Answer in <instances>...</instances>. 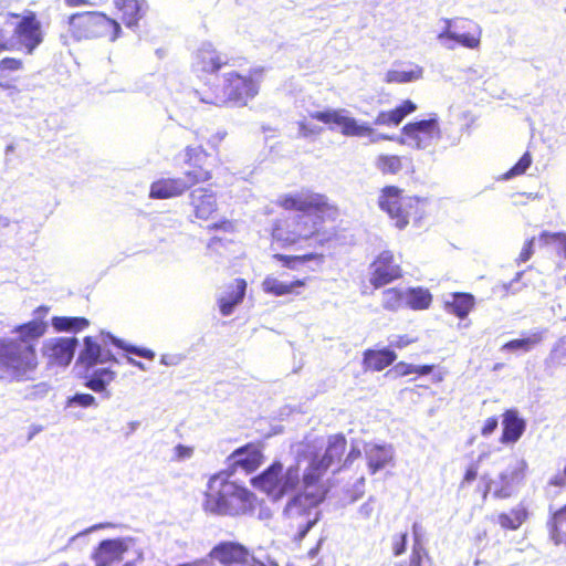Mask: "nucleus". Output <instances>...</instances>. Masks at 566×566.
Segmentation results:
<instances>
[{"instance_id": "obj_1", "label": "nucleus", "mask_w": 566, "mask_h": 566, "mask_svg": "<svg viewBox=\"0 0 566 566\" xmlns=\"http://www.w3.org/2000/svg\"><path fill=\"white\" fill-rule=\"evenodd\" d=\"M275 203L285 211L300 212L294 217L274 221L271 235L281 247H291L315 238L325 241L337 231L340 211L323 193L310 190L284 193L277 197Z\"/></svg>"}, {"instance_id": "obj_2", "label": "nucleus", "mask_w": 566, "mask_h": 566, "mask_svg": "<svg viewBox=\"0 0 566 566\" xmlns=\"http://www.w3.org/2000/svg\"><path fill=\"white\" fill-rule=\"evenodd\" d=\"M18 337H0V380L29 381L39 367L36 340L46 332V323L32 319L17 325Z\"/></svg>"}, {"instance_id": "obj_3", "label": "nucleus", "mask_w": 566, "mask_h": 566, "mask_svg": "<svg viewBox=\"0 0 566 566\" xmlns=\"http://www.w3.org/2000/svg\"><path fill=\"white\" fill-rule=\"evenodd\" d=\"M256 502L258 497L251 490L220 470L209 476L201 506L207 514L237 517L252 514Z\"/></svg>"}, {"instance_id": "obj_4", "label": "nucleus", "mask_w": 566, "mask_h": 566, "mask_svg": "<svg viewBox=\"0 0 566 566\" xmlns=\"http://www.w3.org/2000/svg\"><path fill=\"white\" fill-rule=\"evenodd\" d=\"M223 88L220 93L202 95L198 91H193L192 94L198 97L200 102L210 105L222 106L227 102H234L243 106L259 92V85L250 74L227 72L223 74Z\"/></svg>"}, {"instance_id": "obj_5", "label": "nucleus", "mask_w": 566, "mask_h": 566, "mask_svg": "<svg viewBox=\"0 0 566 566\" xmlns=\"http://www.w3.org/2000/svg\"><path fill=\"white\" fill-rule=\"evenodd\" d=\"M379 206L400 230L405 229L410 220L417 222L424 216V200L418 197H403L401 190L394 186L384 188Z\"/></svg>"}, {"instance_id": "obj_6", "label": "nucleus", "mask_w": 566, "mask_h": 566, "mask_svg": "<svg viewBox=\"0 0 566 566\" xmlns=\"http://www.w3.org/2000/svg\"><path fill=\"white\" fill-rule=\"evenodd\" d=\"M253 488L274 500H280L295 490L298 484V471L289 468L285 472L280 461H273L265 470L251 479Z\"/></svg>"}, {"instance_id": "obj_7", "label": "nucleus", "mask_w": 566, "mask_h": 566, "mask_svg": "<svg viewBox=\"0 0 566 566\" xmlns=\"http://www.w3.org/2000/svg\"><path fill=\"white\" fill-rule=\"evenodd\" d=\"M70 31L77 40L109 36L118 38L120 25L102 12L88 11L72 14L69 19Z\"/></svg>"}, {"instance_id": "obj_8", "label": "nucleus", "mask_w": 566, "mask_h": 566, "mask_svg": "<svg viewBox=\"0 0 566 566\" xmlns=\"http://www.w3.org/2000/svg\"><path fill=\"white\" fill-rule=\"evenodd\" d=\"M318 505H312L302 497L293 496L284 509L286 527L297 544L306 536L308 531L321 520Z\"/></svg>"}, {"instance_id": "obj_9", "label": "nucleus", "mask_w": 566, "mask_h": 566, "mask_svg": "<svg viewBox=\"0 0 566 566\" xmlns=\"http://www.w3.org/2000/svg\"><path fill=\"white\" fill-rule=\"evenodd\" d=\"M482 29L465 19H446L444 28L437 35L439 43L447 50H454L457 44L467 49H478L481 43Z\"/></svg>"}, {"instance_id": "obj_10", "label": "nucleus", "mask_w": 566, "mask_h": 566, "mask_svg": "<svg viewBox=\"0 0 566 566\" xmlns=\"http://www.w3.org/2000/svg\"><path fill=\"white\" fill-rule=\"evenodd\" d=\"M527 468L526 461L518 460L513 465L507 467L497 480H488L485 475L481 476V481L484 482L483 497L485 499L490 492L496 499L511 497L516 488L523 483Z\"/></svg>"}, {"instance_id": "obj_11", "label": "nucleus", "mask_w": 566, "mask_h": 566, "mask_svg": "<svg viewBox=\"0 0 566 566\" xmlns=\"http://www.w3.org/2000/svg\"><path fill=\"white\" fill-rule=\"evenodd\" d=\"M264 446L261 441L248 442L234 449L226 459L227 467L223 469L227 473L234 475L238 472L251 474L255 472L264 462Z\"/></svg>"}, {"instance_id": "obj_12", "label": "nucleus", "mask_w": 566, "mask_h": 566, "mask_svg": "<svg viewBox=\"0 0 566 566\" xmlns=\"http://www.w3.org/2000/svg\"><path fill=\"white\" fill-rule=\"evenodd\" d=\"M402 277L403 270L392 251H381L370 263L369 283L376 290Z\"/></svg>"}, {"instance_id": "obj_13", "label": "nucleus", "mask_w": 566, "mask_h": 566, "mask_svg": "<svg viewBox=\"0 0 566 566\" xmlns=\"http://www.w3.org/2000/svg\"><path fill=\"white\" fill-rule=\"evenodd\" d=\"M403 143L418 149L432 147L440 138V128L437 115L428 119L408 123L403 126Z\"/></svg>"}, {"instance_id": "obj_14", "label": "nucleus", "mask_w": 566, "mask_h": 566, "mask_svg": "<svg viewBox=\"0 0 566 566\" xmlns=\"http://www.w3.org/2000/svg\"><path fill=\"white\" fill-rule=\"evenodd\" d=\"M209 557L222 566H265L244 545L232 541L218 543L210 551Z\"/></svg>"}, {"instance_id": "obj_15", "label": "nucleus", "mask_w": 566, "mask_h": 566, "mask_svg": "<svg viewBox=\"0 0 566 566\" xmlns=\"http://www.w3.org/2000/svg\"><path fill=\"white\" fill-rule=\"evenodd\" d=\"M325 474L326 472L311 462L303 475L302 490L295 496L308 501L312 505H319L328 492L323 480Z\"/></svg>"}, {"instance_id": "obj_16", "label": "nucleus", "mask_w": 566, "mask_h": 566, "mask_svg": "<svg viewBox=\"0 0 566 566\" xmlns=\"http://www.w3.org/2000/svg\"><path fill=\"white\" fill-rule=\"evenodd\" d=\"M77 339L74 337L51 338L43 344L42 353L50 366H67L75 352Z\"/></svg>"}, {"instance_id": "obj_17", "label": "nucleus", "mask_w": 566, "mask_h": 566, "mask_svg": "<svg viewBox=\"0 0 566 566\" xmlns=\"http://www.w3.org/2000/svg\"><path fill=\"white\" fill-rule=\"evenodd\" d=\"M312 117L325 124H336L347 136H369L374 129L366 124H358L355 118L344 116L339 111L315 112Z\"/></svg>"}, {"instance_id": "obj_18", "label": "nucleus", "mask_w": 566, "mask_h": 566, "mask_svg": "<svg viewBox=\"0 0 566 566\" xmlns=\"http://www.w3.org/2000/svg\"><path fill=\"white\" fill-rule=\"evenodd\" d=\"M228 64V57L218 52L211 43H203L196 52L192 66L196 72L214 73Z\"/></svg>"}, {"instance_id": "obj_19", "label": "nucleus", "mask_w": 566, "mask_h": 566, "mask_svg": "<svg viewBox=\"0 0 566 566\" xmlns=\"http://www.w3.org/2000/svg\"><path fill=\"white\" fill-rule=\"evenodd\" d=\"M526 429V421L520 416L518 410L506 409L502 415V434L500 442L502 444L516 443Z\"/></svg>"}, {"instance_id": "obj_20", "label": "nucleus", "mask_w": 566, "mask_h": 566, "mask_svg": "<svg viewBox=\"0 0 566 566\" xmlns=\"http://www.w3.org/2000/svg\"><path fill=\"white\" fill-rule=\"evenodd\" d=\"M347 449V440L343 434H336L329 438L324 454L319 459L312 461L317 468L327 472V470L342 461Z\"/></svg>"}, {"instance_id": "obj_21", "label": "nucleus", "mask_w": 566, "mask_h": 566, "mask_svg": "<svg viewBox=\"0 0 566 566\" xmlns=\"http://www.w3.org/2000/svg\"><path fill=\"white\" fill-rule=\"evenodd\" d=\"M17 33L20 42L28 50V53H32L42 41L40 22L34 14L22 18L17 27Z\"/></svg>"}, {"instance_id": "obj_22", "label": "nucleus", "mask_w": 566, "mask_h": 566, "mask_svg": "<svg viewBox=\"0 0 566 566\" xmlns=\"http://www.w3.org/2000/svg\"><path fill=\"white\" fill-rule=\"evenodd\" d=\"M247 286L244 279H235L228 285L224 294L218 300L219 310L223 316L230 315L234 307L243 302Z\"/></svg>"}, {"instance_id": "obj_23", "label": "nucleus", "mask_w": 566, "mask_h": 566, "mask_svg": "<svg viewBox=\"0 0 566 566\" xmlns=\"http://www.w3.org/2000/svg\"><path fill=\"white\" fill-rule=\"evenodd\" d=\"M397 359L396 353L388 348L365 349L363 353V367L369 371H381L392 365Z\"/></svg>"}, {"instance_id": "obj_24", "label": "nucleus", "mask_w": 566, "mask_h": 566, "mask_svg": "<svg viewBox=\"0 0 566 566\" xmlns=\"http://www.w3.org/2000/svg\"><path fill=\"white\" fill-rule=\"evenodd\" d=\"M397 566H434L432 557L426 548L419 526L412 525V547L408 560Z\"/></svg>"}, {"instance_id": "obj_25", "label": "nucleus", "mask_w": 566, "mask_h": 566, "mask_svg": "<svg viewBox=\"0 0 566 566\" xmlns=\"http://www.w3.org/2000/svg\"><path fill=\"white\" fill-rule=\"evenodd\" d=\"M190 185L181 179H157L150 186L149 196L156 199H168L182 195Z\"/></svg>"}, {"instance_id": "obj_26", "label": "nucleus", "mask_w": 566, "mask_h": 566, "mask_svg": "<svg viewBox=\"0 0 566 566\" xmlns=\"http://www.w3.org/2000/svg\"><path fill=\"white\" fill-rule=\"evenodd\" d=\"M530 517V512L524 503H518L509 512H502L496 516V523L504 531L518 530Z\"/></svg>"}, {"instance_id": "obj_27", "label": "nucleus", "mask_w": 566, "mask_h": 566, "mask_svg": "<svg viewBox=\"0 0 566 566\" xmlns=\"http://www.w3.org/2000/svg\"><path fill=\"white\" fill-rule=\"evenodd\" d=\"M475 306V298L471 293L455 292L444 302V310L460 319H464Z\"/></svg>"}, {"instance_id": "obj_28", "label": "nucleus", "mask_w": 566, "mask_h": 566, "mask_svg": "<svg viewBox=\"0 0 566 566\" xmlns=\"http://www.w3.org/2000/svg\"><path fill=\"white\" fill-rule=\"evenodd\" d=\"M307 283V279H296L292 282L285 283L272 275H268L262 281V290L264 293L273 295V296H284L287 294H297L295 292L296 287H303Z\"/></svg>"}, {"instance_id": "obj_29", "label": "nucleus", "mask_w": 566, "mask_h": 566, "mask_svg": "<svg viewBox=\"0 0 566 566\" xmlns=\"http://www.w3.org/2000/svg\"><path fill=\"white\" fill-rule=\"evenodd\" d=\"M207 158L208 156L201 146L187 147L185 154V163L189 167L198 168L199 170H186V177H211V172L203 167L205 163L207 161Z\"/></svg>"}, {"instance_id": "obj_30", "label": "nucleus", "mask_w": 566, "mask_h": 566, "mask_svg": "<svg viewBox=\"0 0 566 566\" xmlns=\"http://www.w3.org/2000/svg\"><path fill=\"white\" fill-rule=\"evenodd\" d=\"M416 109V104L412 101L407 99L395 109L380 112L375 119V124L380 126H398L407 115L413 113Z\"/></svg>"}, {"instance_id": "obj_31", "label": "nucleus", "mask_w": 566, "mask_h": 566, "mask_svg": "<svg viewBox=\"0 0 566 566\" xmlns=\"http://www.w3.org/2000/svg\"><path fill=\"white\" fill-rule=\"evenodd\" d=\"M191 203L195 209V216L199 219H209L217 210L216 198L206 190L193 191L191 193Z\"/></svg>"}, {"instance_id": "obj_32", "label": "nucleus", "mask_w": 566, "mask_h": 566, "mask_svg": "<svg viewBox=\"0 0 566 566\" xmlns=\"http://www.w3.org/2000/svg\"><path fill=\"white\" fill-rule=\"evenodd\" d=\"M365 454L371 474L385 469L392 461L391 450L382 446H371L366 449Z\"/></svg>"}, {"instance_id": "obj_33", "label": "nucleus", "mask_w": 566, "mask_h": 566, "mask_svg": "<svg viewBox=\"0 0 566 566\" xmlns=\"http://www.w3.org/2000/svg\"><path fill=\"white\" fill-rule=\"evenodd\" d=\"M78 359L87 367H92L98 363L111 360V356L102 352L101 345L92 336H86Z\"/></svg>"}, {"instance_id": "obj_34", "label": "nucleus", "mask_w": 566, "mask_h": 566, "mask_svg": "<svg viewBox=\"0 0 566 566\" xmlns=\"http://www.w3.org/2000/svg\"><path fill=\"white\" fill-rule=\"evenodd\" d=\"M407 69H392L385 75V82L395 84H405L418 81L423 77V67L409 63Z\"/></svg>"}, {"instance_id": "obj_35", "label": "nucleus", "mask_w": 566, "mask_h": 566, "mask_svg": "<svg viewBox=\"0 0 566 566\" xmlns=\"http://www.w3.org/2000/svg\"><path fill=\"white\" fill-rule=\"evenodd\" d=\"M433 301L431 292L421 286L406 290V305L413 311L428 310Z\"/></svg>"}, {"instance_id": "obj_36", "label": "nucleus", "mask_w": 566, "mask_h": 566, "mask_svg": "<svg viewBox=\"0 0 566 566\" xmlns=\"http://www.w3.org/2000/svg\"><path fill=\"white\" fill-rule=\"evenodd\" d=\"M377 166L384 174L396 175L400 171L405 174L413 172L410 170L411 160L408 157H398L394 155L380 156L377 160Z\"/></svg>"}, {"instance_id": "obj_37", "label": "nucleus", "mask_w": 566, "mask_h": 566, "mask_svg": "<svg viewBox=\"0 0 566 566\" xmlns=\"http://www.w3.org/2000/svg\"><path fill=\"white\" fill-rule=\"evenodd\" d=\"M543 332L536 331L531 333L528 336L523 338L511 339L504 343L501 347L504 352H530L535 346L542 343L543 340Z\"/></svg>"}, {"instance_id": "obj_38", "label": "nucleus", "mask_w": 566, "mask_h": 566, "mask_svg": "<svg viewBox=\"0 0 566 566\" xmlns=\"http://www.w3.org/2000/svg\"><path fill=\"white\" fill-rule=\"evenodd\" d=\"M119 546L114 541H104L99 544L95 552V560L97 566H111L115 560L119 559Z\"/></svg>"}, {"instance_id": "obj_39", "label": "nucleus", "mask_w": 566, "mask_h": 566, "mask_svg": "<svg viewBox=\"0 0 566 566\" xmlns=\"http://www.w3.org/2000/svg\"><path fill=\"white\" fill-rule=\"evenodd\" d=\"M114 373L107 368L95 370L86 378L84 385L95 392H105L107 386L114 380Z\"/></svg>"}, {"instance_id": "obj_40", "label": "nucleus", "mask_w": 566, "mask_h": 566, "mask_svg": "<svg viewBox=\"0 0 566 566\" xmlns=\"http://www.w3.org/2000/svg\"><path fill=\"white\" fill-rule=\"evenodd\" d=\"M52 325L59 332H80L88 327L90 322L87 318L80 316H54Z\"/></svg>"}, {"instance_id": "obj_41", "label": "nucleus", "mask_w": 566, "mask_h": 566, "mask_svg": "<svg viewBox=\"0 0 566 566\" xmlns=\"http://www.w3.org/2000/svg\"><path fill=\"white\" fill-rule=\"evenodd\" d=\"M538 241L544 247H552L559 258L566 259V234L563 232L551 233L544 231L539 234Z\"/></svg>"}, {"instance_id": "obj_42", "label": "nucleus", "mask_w": 566, "mask_h": 566, "mask_svg": "<svg viewBox=\"0 0 566 566\" xmlns=\"http://www.w3.org/2000/svg\"><path fill=\"white\" fill-rule=\"evenodd\" d=\"M117 9L123 13V22L132 28L137 25L140 6L138 0H115Z\"/></svg>"}, {"instance_id": "obj_43", "label": "nucleus", "mask_w": 566, "mask_h": 566, "mask_svg": "<svg viewBox=\"0 0 566 566\" xmlns=\"http://www.w3.org/2000/svg\"><path fill=\"white\" fill-rule=\"evenodd\" d=\"M406 304V291L398 287H389L382 292V307L388 311H397Z\"/></svg>"}, {"instance_id": "obj_44", "label": "nucleus", "mask_w": 566, "mask_h": 566, "mask_svg": "<svg viewBox=\"0 0 566 566\" xmlns=\"http://www.w3.org/2000/svg\"><path fill=\"white\" fill-rule=\"evenodd\" d=\"M379 514L380 506L377 505L376 501L371 497L365 502L357 512L358 518L364 522L370 521L373 518L378 521Z\"/></svg>"}, {"instance_id": "obj_45", "label": "nucleus", "mask_w": 566, "mask_h": 566, "mask_svg": "<svg viewBox=\"0 0 566 566\" xmlns=\"http://www.w3.org/2000/svg\"><path fill=\"white\" fill-rule=\"evenodd\" d=\"M531 164L532 157L530 153H525L510 170L502 174L500 177H517L523 175L527 168H530Z\"/></svg>"}, {"instance_id": "obj_46", "label": "nucleus", "mask_w": 566, "mask_h": 566, "mask_svg": "<svg viewBox=\"0 0 566 566\" xmlns=\"http://www.w3.org/2000/svg\"><path fill=\"white\" fill-rule=\"evenodd\" d=\"M408 544V533L407 532H400L396 533L391 537L390 542V548L391 553L395 557L401 556L406 549Z\"/></svg>"}, {"instance_id": "obj_47", "label": "nucleus", "mask_w": 566, "mask_h": 566, "mask_svg": "<svg viewBox=\"0 0 566 566\" xmlns=\"http://www.w3.org/2000/svg\"><path fill=\"white\" fill-rule=\"evenodd\" d=\"M195 448L192 446L177 444L172 451V460L185 461L193 455Z\"/></svg>"}, {"instance_id": "obj_48", "label": "nucleus", "mask_w": 566, "mask_h": 566, "mask_svg": "<svg viewBox=\"0 0 566 566\" xmlns=\"http://www.w3.org/2000/svg\"><path fill=\"white\" fill-rule=\"evenodd\" d=\"M415 370L416 365L401 360L395 364L389 373L394 374L396 377H406L408 375L415 374Z\"/></svg>"}, {"instance_id": "obj_49", "label": "nucleus", "mask_w": 566, "mask_h": 566, "mask_svg": "<svg viewBox=\"0 0 566 566\" xmlns=\"http://www.w3.org/2000/svg\"><path fill=\"white\" fill-rule=\"evenodd\" d=\"M230 242H231V240L226 237H218V235L212 237L207 244L209 254L210 255L218 254L219 249L220 248L224 249Z\"/></svg>"}, {"instance_id": "obj_50", "label": "nucleus", "mask_w": 566, "mask_h": 566, "mask_svg": "<svg viewBox=\"0 0 566 566\" xmlns=\"http://www.w3.org/2000/svg\"><path fill=\"white\" fill-rule=\"evenodd\" d=\"M479 476V462H472L470 463L464 472L463 479L461 481V488H464L465 485L471 484L473 481H475Z\"/></svg>"}, {"instance_id": "obj_51", "label": "nucleus", "mask_w": 566, "mask_h": 566, "mask_svg": "<svg viewBox=\"0 0 566 566\" xmlns=\"http://www.w3.org/2000/svg\"><path fill=\"white\" fill-rule=\"evenodd\" d=\"M273 259L279 261L283 268L290 269V270H296L300 265L297 255H286L276 253L273 254Z\"/></svg>"}, {"instance_id": "obj_52", "label": "nucleus", "mask_w": 566, "mask_h": 566, "mask_svg": "<svg viewBox=\"0 0 566 566\" xmlns=\"http://www.w3.org/2000/svg\"><path fill=\"white\" fill-rule=\"evenodd\" d=\"M534 242H535V238H531L528 240H526L523 244V248L517 256V263H525L527 262L533 253H534Z\"/></svg>"}, {"instance_id": "obj_53", "label": "nucleus", "mask_w": 566, "mask_h": 566, "mask_svg": "<svg viewBox=\"0 0 566 566\" xmlns=\"http://www.w3.org/2000/svg\"><path fill=\"white\" fill-rule=\"evenodd\" d=\"M209 231H222L224 234H232L235 231V224L231 220H221L208 226Z\"/></svg>"}, {"instance_id": "obj_54", "label": "nucleus", "mask_w": 566, "mask_h": 566, "mask_svg": "<svg viewBox=\"0 0 566 566\" xmlns=\"http://www.w3.org/2000/svg\"><path fill=\"white\" fill-rule=\"evenodd\" d=\"M497 424L499 420L495 416L488 418L480 429L481 436L489 437L493 434L497 428Z\"/></svg>"}, {"instance_id": "obj_55", "label": "nucleus", "mask_w": 566, "mask_h": 566, "mask_svg": "<svg viewBox=\"0 0 566 566\" xmlns=\"http://www.w3.org/2000/svg\"><path fill=\"white\" fill-rule=\"evenodd\" d=\"M71 402L86 408L95 405V398L90 394H76L71 398Z\"/></svg>"}, {"instance_id": "obj_56", "label": "nucleus", "mask_w": 566, "mask_h": 566, "mask_svg": "<svg viewBox=\"0 0 566 566\" xmlns=\"http://www.w3.org/2000/svg\"><path fill=\"white\" fill-rule=\"evenodd\" d=\"M113 343L125 350V357L128 361L134 363L133 359L128 356V354H135L137 356H142V348L135 346H125L124 343L119 339H114Z\"/></svg>"}, {"instance_id": "obj_57", "label": "nucleus", "mask_w": 566, "mask_h": 566, "mask_svg": "<svg viewBox=\"0 0 566 566\" xmlns=\"http://www.w3.org/2000/svg\"><path fill=\"white\" fill-rule=\"evenodd\" d=\"M416 339L409 337L408 335H399L395 342H392L391 346L395 347V348H403V347H407L408 345L412 344Z\"/></svg>"}, {"instance_id": "obj_58", "label": "nucleus", "mask_w": 566, "mask_h": 566, "mask_svg": "<svg viewBox=\"0 0 566 566\" xmlns=\"http://www.w3.org/2000/svg\"><path fill=\"white\" fill-rule=\"evenodd\" d=\"M67 7L97 6L99 0H64Z\"/></svg>"}, {"instance_id": "obj_59", "label": "nucleus", "mask_w": 566, "mask_h": 566, "mask_svg": "<svg viewBox=\"0 0 566 566\" xmlns=\"http://www.w3.org/2000/svg\"><path fill=\"white\" fill-rule=\"evenodd\" d=\"M436 368H437V366L432 365V364L416 366L415 374H417L419 376L429 375V374H432L436 370Z\"/></svg>"}, {"instance_id": "obj_60", "label": "nucleus", "mask_w": 566, "mask_h": 566, "mask_svg": "<svg viewBox=\"0 0 566 566\" xmlns=\"http://www.w3.org/2000/svg\"><path fill=\"white\" fill-rule=\"evenodd\" d=\"M319 132V128L315 127H308L305 123L300 124V135L307 137L313 134H317Z\"/></svg>"}, {"instance_id": "obj_61", "label": "nucleus", "mask_w": 566, "mask_h": 566, "mask_svg": "<svg viewBox=\"0 0 566 566\" xmlns=\"http://www.w3.org/2000/svg\"><path fill=\"white\" fill-rule=\"evenodd\" d=\"M297 258H298L300 264H303V263H305L307 261H312V260L322 261L323 260V254L306 253V254H303V255H297Z\"/></svg>"}, {"instance_id": "obj_62", "label": "nucleus", "mask_w": 566, "mask_h": 566, "mask_svg": "<svg viewBox=\"0 0 566 566\" xmlns=\"http://www.w3.org/2000/svg\"><path fill=\"white\" fill-rule=\"evenodd\" d=\"M3 67L17 70L19 67L20 62L13 59H4L1 61Z\"/></svg>"}, {"instance_id": "obj_63", "label": "nucleus", "mask_w": 566, "mask_h": 566, "mask_svg": "<svg viewBox=\"0 0 566 566\" xmlns=\"http://www.w3.org/2000/svg\"><path fill=\"white\" fill-rule=\"evenodd\" d=\"M186 566H213V564L208 559H199L192 563H186Z\"/></svg>"}, {"instance_id": "obj_64", "label": "nucleus", "mask_w": 566, "mask_h": 566, "mask_svg": "<svg viewBox=\"0 0 566 566\" xmlns=\"http://www.w3.org/2000/svg\"><path fill=\"white\" fill-rule=\"evenodd\" d=\"M360 457V451L358 449L353 448L346 459V462L349 460H354Z\"/></svg>"}]
</instances>
